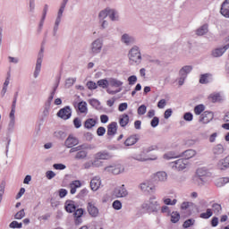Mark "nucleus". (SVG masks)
Masks as SVG:
<instances>
[{"mask_svg":"<svg viewBox=\"0 0 229 229\" xmlns=\"http://www.w3.org/2000/svg\"><path fill=\"white\" fill-rule=\"evenodd\" d=\"M73 124L76 128H81V120L80 118H74Z\"/></svg>","mask_w":229,"mask_h":229,"instance_id":"59","label":"nucleus"},{"mask_svg":"<svg viewBox=\"0 0 229 229\" xmlns=\"http://www.w3.org/2000/svg\"><path fill=\"white\" fill-rule=\"evenodd\" d=\"M71 115H72V110L69 106H66L61 108L57 112V117H60V119H63L64 121H67V119H71Z\"/></svg>","mask_w":229,"mask_h":229,"instance_id":"3","label":"nucleus"},{"mask_svg":"<svg viewBox=\"0 0 229 229\" xmlns=\"http://www.w3.org/2000/svg\"><path fill=\"white\" fill-rule=\"evenodd\" d=\"M4 187H6V183L2 182L0 184V201H1V199H3V194H4Z\"/></svg>","mask_w":229,"mask_h":229,"instance_id":"55","label":"nucleus"},{"mask_svg":"<svg viewBox=\"0 0 229 229\" xmlns=\"http://www.w3.org/2000/svg\"><path fill=\"white\" fill-rule=\"evenodd\" d=\"M109 85L110 87H122L123 81L117 79L111 78L109 79Z\"/></svg>","mask_w":229,"mask_h":229,"instance_id":"33","label":"nucleus"},{"mask_svg":"<svg viewBox=\"0 0 229 229\" xmlns=\"http://www.w3.org/2000/svg\"><path fill=\"white\" fill-rule=\"evenodd\" d=\"M113 208H114V210H121V208H123V204L119 200H114L113 202Z\"/></svg>","mask_w":229,"mask_h":229,"instance_id":"44","label":"nucleus"},{"mask_svg":"<svg viewBox=\"0 0 229 229\" xmlns=\"http://www.w3.org/2000/svg\"><path fill=\"white\" fill-rule=\"evenodd\" d=\"M77 108V112L79 114H85V115L89 114V108L87 107V102L85 101L79 102Z\"/></svg>","mask_w":229,"mask_h":229,"instance_id":"18","label":"nucleus"},{"mask_svg":"<svg viewBox=\"0 0 229 229\" xmlns=\"http://www.w3.org/2000/svg\"><path fill=\"white\" fill-rule=\"evenodd\" d=\"M114 194L116 198H125V196H128V191H126L124 185H122L114 190Z\"/></svg>","mask_w":229,"mask_h":229,"instance_id":"10","label":"nucleus"},{"mask_svg":"<svg viewBox=\"0 0 229 229\" xmlns=\"http://www.w3.org/2000/svg\"><path fill=\"white\" fill-rule=\"evenodd\" d=\"M174 165H175V169H177L178 171H183V169H185L189 165V161H187L184 158H182V159L176 160L174 162Z\"/></svg>","mask_w":229,"mask_h":229,"instance_id":"11","label":"nucleus"},{"mask_svg":"<svg viewBox=\"0 0 229 229\" xmlns=\"http://www.w3.org/2000/svg\"><path fill=\"white\" fill-rule=\"evenodd\" d=\"M212 119H214V113L210 111H205L202 113V114H200L199 122L202 123V124H208Z\"/></svg>","mask_w":229,"mask_h":229,"instance_id":"5","label":"nucleus"},{"mask_svg":"<svg viewBox=\"0 0 229 229\" xmlns=\"http://www.w3.org/2000/svg\"><path fill=\"white\" fill-rule=\"evenodd\" d=\"M100 122L103 124H106V123L108 122V115H106V114L100 115Z\"/></svg>","mask_w":229,"mask_h":229,"instance_id":"61","label":"nucleus"},{"mask_svg":"<svg viewBox=\"0 0 229 229\" xmlns=\"http://www.w3.org/2000/svg\"><path fill=\"white\" fill-rule=\"evenodd\" d=\"M173 115V110L172 109H166L165 111V119H169Z\"/></svg>","mask_w":229,"mask_h":229,"instance_id":"62","label":"nucleus"},{"mask_svg":"<svg viewBox=\"0 0 229 229\" xmlns=\"http://www.w3.org/2000/svg\"><path fill=\"white\" fill-rule=\"evenodd\" d=\"M105 133H106V129H105V127H98L97 130V135H98V137H103V135H105Z\"/></svg>","mask_w":229,"mask_h":229,"instance_id":"51","label":"nucleus"},{"mask_svg":"<svg viewBox=\"0 0 229 229\" xmlns=\"http://www.w3.org/2000/svg\"><path fill=\"white\" fill-rule=\"evenodd\" d=\"M101 47H103V43L100 40L97 39L92 43L91 52L96 55L101 53Z\"/></svg>","mask_w":229,"mask_h":229,"instance_id":"16","label":"nucleus"},{"mask_svg":"<svg viewBox=\"0 0 229 229\" xmlns=\"http://www.w3.org/2000/svg\"><path fill=\"white\" fill-rule=\"evenodd\" d=\"M194 223H196V220L192 218L185 220L182 224V228H191V226H194Z\"/></svg>","mask_w":229,"mask_h":229,"instance_id":"37","label":"nucleus"},{"mask_svg":"<svg viewBox=\"0 0 229 229\" xmlns=\"http://www.w3.org/2000/svg\"><path fill=\"white\" fill-rule=\"evenodd\" d=\"M129 60L131 65H135V64H140L142 56L140 55V50H139L137 47H134L130 50Z\"/></svg>","mask_w":229,"mask_h":229,"instance_id":"2","label":"nucleus"},{"mask_svg":"<svg viewBox=\"0 0 229 229\" xmlns=\"http://www.w3.org/2000/svg\"><path fill=\"white\" fill-rule=\"evenodd\" d=\"M213 212L214 214H221V210H223V208L221 207V204L215 203L212 205Z\"/></svg>","mask_w":229,"mask_h":229,"instance_id":"40","label":"nucleus"},{"mask_svg":"<svg viewBox=\"0 0 229 229\" xmlns=\"http://www.w3.org/2000/svg\"><path fill=\"white\" fill-rule=\"evenodd\" d=\"M177 201L178 200H176V199L171 200V199H164L165 205H176Z\"/></svg>","mask_w":229,"mask_h":229,"instance_id":"56","label":"nucleus"},{"mask_svg":"<svg viewBox=\"0 0 229 229\" xmlns=\"http://www.w3.org/2000/svg\"><path fill=\"white\" fill-rule=\"evenodd\" d=\"M80 144V140H77L73 135H69L66 140L64 141V146L71 148L70 153H76V151L81 150V146L74 148V146H78Z\"/></svg>","mask_w":229,"mask_h":229,"instance_id":"1","label":"nucleus"},{"mask_svg":"<svg viewBox=\"0 0 229 229\" xmlns=\"http://www.w3.org/2000/svg\"><path fill=\"white\" fill-rule=\"evenodd\" d=\"M110 158H112V154L106 150L98 152L95 155V160H110Z\"/></svg>","mask_w":229,"mask_h":229,"instance_id":"9","label":"nucleus"},{"mask_svg":"<svg viewBox=\"0 0 229 229\" xmlns=\"http://www.w3.org/2000/svg\"><path fill=\"white\" fill-rule=\"evenodd\" d=\"M87 87L89 90H96L98 89V84L92 81L87 82Z\"/></svg>","mask_w":229,"mask_h":229,"instance_id":"43","label":"nucleus"},{"mask_svg":"<svg viewBox=\"0 0 229 229\" xmlns=\"http://www.w3.org/2000/svg\"><path fill=\"white\" fill-rule=\"evenodd\" d=\"M115 133H117V123L112 122L107 126V135L109 137H114V135H115Z\"/></svg>","mask_w":229,"mask_h":229,"instance_id":"15","label":"nucleus"},{"mask_svg":"<svg viewBox=\"0 0 229 229\" xmlns=\"http://www.w3.org/2000/svg\"><path fill=\"white\" fill-rule=\"evenodd\" d=\"M180 155L174 153V152H169L164 155V158H166V160H171V158H178Z\"/></svg>","mask_w":229,"mask_h":229,"instance_id":"42","label":"nucleus"},{"mask_svg":"<svg viewBox=\"0 0 229 229\" xmlns=\"http://www.w3.org/2000/svg\"><path fill=\"white\" fill-rule=\"evenodd\" d=\"M182 157L184 160H189V158H192V157H196V150L188 149L182 153Z\"/></svg>","mask_w":229,"mask_h":229,"instance_id":"30","label":"nucleus"},{"mask_svg":"<svg viewBox=\"0 0 229 229\" xmlns=\"http://www.w3.org/2000/svg\"><path fill=\"white\" fill-rule=\"evenodd\" d=\"M171 216V223L176 224L180 221V213L177 211H174L170 214Z\"/></svg>","mask_w":229,"mask_h":229,"instance_id":"34","label":"nucleus"},{"mask_svg":"<svg viewBox=\"0 0 229 229\" xmlns=\"http://www.w3.org/2000/svg\"><path fill=\"white\" fill-rule=\"evenodd\" d=\"M118 110L119 112H124L125 110H128V103L126 102L121 103L118 106Z\"/></svg>","mask_w":229,"mask_h":229,"instance_id":"46","label":"nucleus"},{"mask_svg":"<svg viewBox=\"0 0 229 229\" xmlns=\"http://www.w3.org/2000/svg\"><path fill=\"white\" fill-rule=\"evenodd\" d=\"M74 212V217H81V216H83V208H78V209H75Z\"/></svg>","mask_w":229,"mask_h":229,"instance_id":"54","label":"nucleus"},{"mask_svg":"<svg viewBox=\"0 0 229 229\" xmlns=\"http://www.w3.org/2000/svg\"><path fill=\"white\" fill-rule=\"evenodd\" d=\"M41 67H42V55H39V57L37 60V64H36V70L34 72V78H38V74H40Z\"/></svg>","mask_w":229,"mask_h":229,"instance_id":"28","label":"nucleus"},{"mask_svg":"<svg viewBox=\"0 0 229 229\" xmlns=\"http://www.w3.org/2000/svg\"><path fill=\"white\" fill-rule=\"evenodd\" d=\"M99 19H106V17H109L111 21H115V11L114 9H106L104 11H101L98 14Z\"/></svg>","mask_w":229,"mask_h":229,"instance_id":"4","label":"nucleus"},{"mask_svg":"<svg viewBox=\"0 0 229 229\" xmlns=\"http://www.w3.org/2000/svg\"><path fill=\"white\" fill-rule=\"evenodd\" d=\"M189 208H194V203L192 202H182L181 205V210H189Z\"/></svg>","mask_w":229,"mask_h":229,"instance_id":"38","label":"nucleus"},{"mask_svg":"<svg viewBox=\"0 0 229 229\" xmlns=\"http://www.w3.org/2000/svg\"><path fill=\"white\" fill-rule=\"evenodd\" d=\"M220 13L224 17L229 18V0H225L221 6Z\"/></svg>","mask_w":229,"mask_h":229,"instance_id":"17","label":"nucleus"},{"mask_svg":"<svg viewBox=\"0 0 229 229\" xmlns=\"http://www.w3.org/2000/svg\"><path fill=\"white\" fill-rule=\"evenodd\" d=\"M216 169L219 171H226V169H229V155L218 160L216 163Z\"/></svg>","mask_w":229,"mask_h":229,"instance_id":"6","label":"nucleus"},{"mask_svg":"<svg viewBox=\"0 0 229 229\" xmlns=\"http://www.w3.org/2000/svg\"><path fill=\"white\" fill-rule=\"evenodd\" d=\"M96 124H98V119L89 118L84 122V128L91 130V128H94Z\"/></svg>","mask_w":229,"mask_h":229,"instance_id":"23","label":"nucleus"},{"mask_svg":"<svg viewBox=\"0 0 229 229\" xmlns=\"http://www.w3.org/2000/svg\"><path fill=\"white\" fill-rule=\"evenodd\" d=\"M140 187L143 192H155V185L151 184L149 182H142Z\"/></svg>","mask_w":229,"mask_h":229,"instance_id":"12","label":"nucleus"},{"mask_svg":"<svg viewBox=\"0 0 229 229\" xmlns=\"http://www.w3.org/2000/svg\"><path fill=\"white\" fill-rule=\"evenodd\" d=\"M205 112V105L199 104L194 107L195 115H201Z\"/></svg>","mask_w":229,"mask_h":229,"instance_id":"32","label":"nucleus"},{"mask_svg":"<svg viewBox=\"0 0 229 229\" xmlns=\"http://www.w3.org/2000/svg\"><path fill=\"white\" fill-rule=\"evenodd\" d=\"M97 85L101 89H107L109 85V81H107L106 79L99 80L98 81Z\"/></svg>","mask_w":229,"mask_h":229,"instance_id":"36","label":"nucleus"},{"mask_svg":"<svg viewBox=\"0 0 229 229\" xmlns=\"http://www.w3.org/2000/svg\"><path fill=\"white\" fill-rule=\"evenodd\" d=\"M65 210L66 212H69L70 214H72V212H76V204H74V201L72 200H67L65 202Z\"/></svg>","mask_w":229,"mask_h":229,"instance_id":"22","label":"nucleus"},{"mask_svg":"<svg viewBox=\"0 0 229 229\" xmlns=\"http://www.w3.org/2000/svg\"><path fill=\"white\" fill-rule=\"evenodd\" d=\"M90 187L93 191H98L101 187V178L95 176L90 181Z\"/></svg>","mask_w":229,"mask_h":229,"instance_id":"13","label":"nucleus"},{"mask_svg":"<svg viewBox=\"0 0 229 229\" xmlns=\"http://www.w3.org/2000/svg\"><path fill=\"white\" fill-rule=\"evenodd\" d=\"M191 71H192V66H184L181 69L180 74L181 76H187Z\"/></svg>","mask_w":229,"mask_h":229,"instance_id":"39","label":"nucleus"},{"mask_svg":"<svg viewBox=\"0 0 229 229\" xmlns=\"http://www.w3.org/2000/svg\"><path fill=\"white\" fill-rule=\"evenodd\" d=\"M146 205H147L148 210H150L151 212H157L158 208H160V205L158 204V202L155 200H151L148 202V204H146Z\"/></svg>","mask_w":229,"mask_h":229,"instance_id":"24","label":"nucleus"},{"mask_svg":"<svg viewBox=\"0 0 229 229\" xmlns=\"http://www.w3.org/2000/svg\"><path fill=\"white\" fill-rule=\"evenodd\" d=\"M193 115L191 114V113H185L184 115H183V119L184 121H192L193 119Z\"/></svg>","mask_w":229,"mask_h":229,"instance_id":"58","label":"nucleus"},{"mask_svg":"<svg viewBox=\"0 0 229 229\" xmlns=\"http://www.w3.org/2000/svg\"><path fill=\"white\" fill-rule=\"evenodd\" d=\"M208 32V25L207 24L203 25L201 28L197 30V35H199V37H201L202 35H205Z\"/></svg>","mask_w":229,"mask_h":229,"instance_id":"35","label":"nucleus"},{"mask_svg":"<svg viewBox=\"0 0 229 229\" xmlns=\"http://www.w3.org/2000/svg\"><path fill=\"white\" fill-rule=\"evenodd\" d=\"M229 48V45H225L223 48H216L212 52V55L215 58H219V56H223V54Z\"/></svg>","mask_w":229,"mask_h":229,"instance_id":"20","label":"nucleus"},{"mask_svg":"<svg viewBox=\"0 0 229 229\" xmlns=\"http://www.w3.org/2000/svg\"><path fill=\"white\" fill-rule=\"evenodd\" d=\"M210 78H212V74L210 73L201 74L199 79V83H201V85H206L207 83H209Z\"/></svg>","mask_w":229,"mask_h":229,"instance_id":"29","label":"nucleus"},{"mask_svg":"<svg viewBox=\"0 0 229 229\" xmlns=\"http://www.w3.org/2000/svg\"><path fill=\"white\" fill-rule=\"evenodd\" d=\"M128 83L129 85H135V83H137V76L135 75H131L128 78Z\"/></svg>","mask_w":229,"mask_h":229,"instance_id":"48","label":"nucleus"},{"mask_svg":"<svg viewBox=\"0 0 229 229\" xmlns=\"http://www.w3.org/2000/svg\"><path fill=\"white\" fill-rule=\"evenodd\" d=\"M54 169L62 171V170L65 169V165H64V164H55L54 165Z\"/></svg>","mask_w":229,"mask_h":229,"instance_id":"60","label":"nucleus"},{"mask_svg":"<svg viewBox=\"0 0 229 229\" xmlns=\"http://www.w3.org/2000/svg\"><path fill=\"white\" fill-rule=\"evenodd\" d=\"M130 123V116L126 114L120 115L119 117V124L122 128H126Z\"/></svg>","mask_w":229,"mask_h":229,"instance_id":"19","label":"nucleus"},{"mask_svg":"<svg viewBox=\"0 0 229 229\" xmlns=\"http://www.w3.org/2000/svg\"><path fill=\"white\" fill-rule=\"evenodd\" d=\"M92 165H94V163L92 161L86 162L83 165V169H90L92 167Z\"/></svg>","mask_w":229,"mask_h":229,"instance_id":"64","label":"nucleus"},{"mask_svg":"<svg viewBox=\"0 0 229 229\" xmlns=\"http://www.w3.org/2000/svg\"><path fill=\"white\" fill-rule=\"evenodd\" d=\"M87 208L91 217H98V216H99V209L98 208V207H96L94 203L89 202Z\"/></svg>","mask_w":229,"mask_h":229,"instance_id":"8","label":"nucleus"},{"mask_svg":"<svg viewBox=\"0 0 229 229\" xmlns=\"http://www.w3.org/2000/svg\"><path fill=\"white\" fill-rule=\"evenodd\" d=\"M9 226H10V228H22V223H19L17 221H13Z\"/></svg>","mask_w":229,"mask_h":229,"instance_id":"49","label":"nucleus"},{"mask_svg":"<svg viewBox=\"0 0 229 229\" xmlns=\"http://www.w3.org/2000/svg\"><path fill=\"white\" fill-rule=\"evenodd\" d=\"M81 187V182L80 181H73L72 183H70V192L71 194H76L77 189H80Z\"/></svg>","mask_w":229,"mask_h":229,"instance_id":"26","label":"nucleus"},{"mask_svg":"<svg viewBox=\"0 0 229 229\" xmlns=\"http://www.w3.org/2000/svg\"><path fill=\"white\" fill-rule=\"evenodd\" d=\"M159 123H160V119H158V117L155 116L151 120L150 124H151L152 128H157V126H158Z\"/></svg>","mask_w":229,"mask_h":229,"instance_id":"47","label":"nucleus"},{"mask_svg":"<svg viewBox=\"0 0 229 229\" xmlns=\"http://www.w3.org/2000/svg\"><path fill=\"white\" fill-rule=\"evenodd\" d=\"M24 216H26V213L24 212V209H21L15 214L14 219H22Z\"/></svg>","mask_w":229,"mask_h":229,"instance_id":"45","label":"nucleus"},{"mask_svg":"<svg viewBox=\"0 0 229 229\" xmlns=\"http://www.w3.org/2000/svg\"><path fill=\"white\" fill-rule=\"evenodd\" d=\"M122 41L124 42V44H130V42H131V38L128 36V34H123L122 36Z\"/></svg>","mask_w":229,"mask_h":229,"instance_id":"52","label":"nucleus"},{"mask_svg":"<svg viewBox=\"0 0 229 229\" xmlns=\"http://www.w3.org/2000/svg\"><path fill=\"white\" fill-rule=\"evenodd\" d=\"M105 171L111 173L112 174H121L124 171V168L121 165L107 166L105 168Z\"/></svg>","mask_w":229,"mask_h":229,"instance_id":"7","label":"nucleus"},{"mask_svg":"<svg viewBox=\"0 0 229 229\" xmlns=\"http://www.w3.org/2000/svg\"><path fill=\"white\" fill-rule=\"evenodd\" d=\"M147 112V107L145 105H141L139 108H138V114L139 115H144V114H146Z\"/></svg>","mask_w":229,"mask_h":229,"instance_id":"50","label":"nucleus"},{"mask_svg":"<svg viewBox=\"0 0 229 229\" xmlns=\"http://www.w3.org/2000/svg\"><path fill=\"white\" fill-rule=\"evenodd\" d=\"M167 105V102L165 99H161L157 103V108H165V106Z\"/></svg>","mask_w":229,"mask_h":229,"instance_id":"57","label":"nucleus"},{"mask_svg":"<svg viewBox=\"0 0 229 229\" xmlns=\"http://www.w3.org/2000/svg\"><path fill=\"white\" fill-rule=\"evenodd\" d=\"M225 182V178H219L216 181L215 184L216 187H224Z\"/></svg>","mask_w":229,"mask_h":229,"instance_id":"53","label":"nucleus"},{"mask_svg":"<svg viewBox=\"0 0 229 229\" xmlns=\"http://www.w3.org/2000/svg\"><path fill=\"white\" fill-rule=\"evenodd\" d=\"M65 196H67V190L60 189L59 190V197L60 198H65Z\"/></svg>","mask_w":229,"mask_h":229,"instance_id":"63","label":"nucleus"},{"mask_svg":"<svg viewBox=\"0 0 229 229\" xmlns=\"http://www.w3.org/2000/svg\"><path fill=\"white\" fill-rule=\"evenodd\" d=\"M137 142H139V135L133 134L125 140L124 146H134Z\"/></svg>","mask_w":229,"mask_h":229,"instance_id":"14","label":"nucleus"},{"mask_svg":"<svg viewBox=\"0 0 229 229\" xmlns=\"http://www.w3.org/2000/svg\"><path fill=\"white\" fill-rule=\"evenodd\" d=\"M155 182H165L167 180V174L165 172H157L154 175Z\"/></svg>","mask_w":229,"mask_h":229,"instance_id":"25","label":"nucleus"},{"mask_svg":"<svg viewBox=\"0 0 229 229\" xmlns=\"http://www.w3.org/2000/svg\"><path fill=\"white\" fill-rule=\"evenodd\" d=\"M86 157H87V151L85 150L79 151L75 156L76 160H81Z\"/></svg>","mask_w":229,"mask_h":229,"instance_id":"41","label":"nucleus"},{"mask_svg":"<svg viewBox=\"0 0 229 229\" xmlns=\"http://www.w3.org/2000/svg\"><path fill=\"white\" fill-rule=\"evenodd\" d=\"M69 0H64L63 4L61 5V8L59 9L57 19L55 21V26H59L60 21H62V15H64V10H65V4H67V2Z\"/></svg>","mask_w":229,"mask_h":229,"instance_id":"21","label":"nucleus"},{"mask_svg":"<svg viewBox=\"0 0 229 229\" xmlns=\"http://www.w3.org/2000/svg\"><path fill=\"white\" fill-rule=\"evenodd\" d=\"M212 151L216 157H219V155H223V153H225V147L221 144H217L213 148Z\"/></svg>","mask_w":229,"mask_h":229,"instance_id":"27","label":"nucleus"},{"mask_svg":"<svg viewBox=\"0 0 229 229\" xmlns=\"http://www.w3.org/2000/svg\"><path fill=\"white\" fill-rule=\"evenodd\" d=\"M213 214H214V212L212 211V209H211V208H208V209L206 210V212L201 213V214L199 215V217H200L201 219H210V217H212Z\"/></svg>","mask_w":229,"mask_h":229,"instance_id":"31","label":"nucleus"}]
</instances>
